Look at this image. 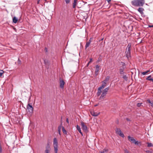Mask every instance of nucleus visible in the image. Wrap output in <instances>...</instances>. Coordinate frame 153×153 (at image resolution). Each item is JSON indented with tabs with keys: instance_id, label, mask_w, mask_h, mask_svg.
Masks as SVG:
<instances>
[{
	"instance_id": "34",
	"label": "nucleus",
	"mask_w": 153,
	"mask_h": 153,
	"mask_svg": "<svg viewBox=\"0 0 153 153\" xmlns=\"http://www.w3.org/2000/svg\"><path fill=\"white\" fill-rule=\"evenodd\" d=\"M142 104V103H138L137 104V106L139 107H140L141 106Z\"/></svg>"
},
{
	"instance_id": "2",
	"label": "nucleus",
	"mask_w": 153,
	"mask_h": 153,
	"mask_svg": "<svg viewBox=\"0 0 153 153\" xmlns=\"http://www.w3.org/2000/svg\"><path fill=\"white\" fill-rule=\"evenodd\" d=\"M131 44L128 43L125 51L126 56L128 59L131 56Z\"/></svg>"
},
{
	"instance_id": "28",
	"label": "nucleus",
	"mask_w": 153,
	"mask_h": 153,
	"mask_svg": "<svg viewBox=\"0 0 153 153\" xmlns=\"http://www.w3.org/2000/svg\"><path fill=\"white\" fill-rule=\"evenodd\" d=\"M65 1L66 4H68L70 2L71 0H65Z\"/></svg>"
},
{
	"instance_id": "19",
	"label": "nucleus",
	"mask_w": 153,
	"mask_h": 153,
	"mask_svg": "<svg viewBox=\"0 0 153 153\" xmlns=\"http://www.w3.org/2000/svg\"><path fill=\"white\" fill-rule=\"evenodd\" d=\"M150 70H148L142 72L141 73L143 75H144L146 74L147 73H148L150 72Z\"/></svg>"
},
{
	"instance_id": "25",
	"label": "nucleus",
	"mask_w": 153,
	"mask_h": 153,
	"mask_svg": "<svg viewBox=\"0 0 153 153\" xmlns=\"http://www.w3.org/2000/svg\"><path fill=\"white\" fill-rule=\"evenodd\" d=\"M62 122L61 124V125L59 126L58 127V131H61V128H62V127L63 126H62Z\"/></svg>"
},
{
	"instance_id": "42",
	"label": "nucleus",
	"mask_w": 153,
	"mask_h": 153,
	"mask_svg": "<svg viewBox=\"0 0 153 153\" xmlns=\"http://www.w3.org/2000/svg\"><path fill=\"white\" fill-rule=\"evenodd\" d=\"M121 65L123 66H124L125 65V63H123V62H121Z\"/></svg>"
},
{
	"instance_id": "17",
	"label": "nucleus",
	"mask_w": 153,
	"mask_h": 153,
	"mask_svg": "<svg viewBox=\"0 0 153 153\" xmlns=\"http://www.w3.org/2000/svg\"><path fill=\"white\" fill-rule=\"evenodd\" d=\"M108 151V150L107 149H104L103 150L101 151L99 153H107Z\"/></svg>"
},
{
	"instance_id": "4",
	"label": "nucleus",
	"mask_w": 153,
	"mask_h": 153,
	"mask_svg": "<svg viewBox=\"0 0 153 153\" xmlns=\"http://www.w3.org/2000/svg\"><path fill=\"white\" fill-rule=\"evenodd\" d=\"M106 85L105 84H103V83L102 84V85L98 88V92L97 93V95L98 96H99L100 95V94L102 91V89L104 88L106 86Z\"/></svg>"
},
{
	"instance_id": "41",
	"label": "nucleus",
	"mask_w": 153,
	"mask_h": 153,
	"mask_svg": "<svg viewBox=\"0 0 153 153\" xmlns=\"http://www.w3.org/2000/svg\"><path fill=\"white\" fill-rule=\"evenodd\" d=\"M44 62H45V64H47V63H48V61L47 60H44Z\"/></svg>"
},
{
	"instance_id": "43",
	"label": "nucleus",
	"mask_w": 153,
	"mask_h": 153,
	"mask_svg": "<svg viewBox=\"0 0 153 153\" xmlns=\"http://www.w3.org/2000/svg\"><path fill=\"white\" fill-rule=\"evenodd\" d=\"M66 121L67 122V123H69V120H68V118H67L66 119Z\"/></svg>"
},
{
	"instance_id": "48",
	"label": "nucleus",
	"mask_w": 153,
	"mask_h": 153,
	"mask_svg": "<svg viewBox=\"0 0 153 153\" xmlns=\"http://www.w3.org/2000/svg\"><path fill=\"white\" fill-rule=\"evenodd\" d=\"M126 120H128V121L129 120H128V118H127V119H126Z\"/></svg>"
},
{
	"instance_id": "3",
	"label": "nucleus",
	"mask_w": 153,
	"mask_h": 153,
	"mask_svg": "<svg viewBox=\"0 0 153 153\" xmlns=\"http://www.w3.org/2000/svg\"><path fill=\"white\" fill-rule=\"evenodd\" d=\"M53 146L54 148L55 153H57L58 150V145L57 139L54 138L53 139Z\"/></svg>"
},
{
	"instance_id": "8",
	"label": "nucleus",
	"mask_w": 153,
	"mask_h": 153,
	"mask_svg": "<svg viewBox=\"0 0 153 153\" xmlns=\"http://www.w3.org/2000/svg\"><path fill=\"white\" fill-rule=\"evenodd\" d=\"M81 128L84 131H87V126L85 125L84 122H81Z\"/></svg>"
},
{
	"instance_id": "5",
	"label": "nucleus",
	"mask_w": 153,
	"mask_h": 153,
	"mask_svg": "<svg viewBox=\"0 0 153 153\" xmlns=\"http://www.w3.org/2000/svg\"><path fill=\"white\" fill-rule=\"evenodd\" d=\"M27 111L30 113V114L32 113L33 111V108L32 105L28 104L27 106Z\"/></svg>"
},
{
	"instance_id": "26",
	"label": "nucleus",
	"mask_w": 153,
	"mask_h": 153,
	"mask_svg": "<svg viewBox=\"0 0 153 153\" xmlns=\"http://www.w3.org/2000/svg\"><path fill=\"white\" fill-rule=\"evenodd\" d=\"M147 144H148L147 146L148 147H152L153 146V144L151 143H148Z\"/></svg>"
},
{
	"instance_id": "23",
	"label": "nucleus",
	"mask_w": 153,
	"mask_h": 153,
	"mask_svg": "<svg viewBox=\"0 0 153 153\" xmlns=\"http://www.w3.org/2000/svg\"><path fill=\"white\" fill-rule=\"evenodd\" d=\"M152 79H153V78L151 77V76H148L146 78V79L147 80H149V81H151L152 80Z\"/></svg>"
},
{
	"instance_id": "36",
	"label": "nucleus",
	"mask_w": 153,
	"mask_h": 153,
	"mask_svg": "<svg viewBox=\"0 0 153 153\" xmlns=\"http://www.w3.org/2000/svg\"><path fill=\"white\" fill-rule=\"evenodd\" d=\"M146 153H151L152 152L149 150H146L145 151Z\"/></svg>"
},
{
	"instance_id": "22",
	"label": "nucleus",
	"mask_w": 153,
	"mask_h": 153,
	"mask_svg": "<svg viewBox=\"0 0 153 153\" xmlns=\"http://www.w3.org/2000/svg\"><path fill=\"white\" fill-rule=\"evenodd\" d=\"M90 43L87 42L86 43V45H85V49H86L90 45Z\"/></svg>"
},
{
	"instance_id": "10",
	"label": "nucleus",
	"mask_w": 153,
	"mask_h": 153,
	"mask_svg": "<svg viewBox=\"0 0 153 153\" xmlns=\"http://www.w3.org/2000/svg\"><path fill=\"white\" fill-rule=\"evenodd\" d=\"M51 149L50 146L49 144H48L45 147V150L44 153H49L50 152Z\"/></svg>"
},
{
	"instance_id": "47",
	"label": "nucleus",
	"mask_w": 153,
	"mask_h": 153,
	"mask_svg": "<svg viewBox=\"0 0 153 153\" xmlns=\"http://www.w3.org/2000/svg\"><path fill=\"white\" fill-rule=\"evenodd\" d=\"M149 27H153V26H149Z\"/></svg>"
},
{
	"instance_id": "27",
	"label": "nucleus",
	"mask_w": 153,
	"mask_h": 153,
	"mask_svg": "<svg viewBox=\"0 0 153 153\" xmlns=\"http://www.w3.org/2000/svg\"><path fill=\"white\" fill-rule=\"evenodd\" d=\"M123 78L126 81L127 80V78L126 75H124L123 77Z\"/></svg>"
},
{
	"instance_id": "29",
	"label": "nucleus",
	"mask_w": 153,
	"mask_h": 153,
	"mask_svg": "<svg viewBox=\"0 0 153 153\" xmlns=\"http://www.w3.org/2000/svg\"><path fill=\"white\" fill-rule=\"evenodd\" d=\"M109 78H110V77L109 76H107L105 78V80L107 82V81H108V80H109Z\"/></svg>"
},
{
	"instance_id": "24",
	"label": "nucleus",
	"mask_w": 153,
	"mask_h": 153,
	"mask_svg": "<svg viewBox=\"0 0 153 153\" xmlns=\"http://www.w3.org/2000/svg\"><path fill=\"white\" fill-rule=\"evenodd\" d=\"M62 131L63 132V133L65 134H67V131L65 129V128L64 127H62Z\"/></svg>"
},
{
	"instance_id": "21",
	"label": "nucleus",
	"mask_w": 153,
	"mask_h": 153,
	"mask_svg": "<svg viewBox=\"0 0 153 153\" xmlns=\"http://www.w3.org/2000/svg\"><path fill=\"white\" fill-rule=\"evenodd\" d=\"M147 101L149 103V104H150V105H151V106L152 107H153V101H151V100H147Z\"/></svg>"
},
{
	"instance_id": "13",
	"label": "nucleus",
	"mask_w": 153,
	"mask_h": 153,
	"mask_svg": "<svg viewBox=\"0 0 153 153\" xmlns=\"http://www.w3.org/2000/svg\"><path fill=\"white\" fill-rule=\"evenodd\" d=\"M144 10V9L142 7H139L137 10L141 14H143V12Z\"/></svg>"
},
{
	"instance_id": "33",
	"label": "nucleus",
	"mask_w": 153,
	"mask_h": 153,
	"mask_svg": "<svg viewBox=\"0 0 153 153\" xmlns=\"http://www.w3.org/2000/svg\"><path fill=\"white\" fill-rule=\"evenodd\" d=\"M1 142H0V153H1L2 151V148H1Z\"/></svg>"
},
{
	"instance_id": "45",
	"label": "nucleus",
	"mask_w": 153,
	"mask_h": 153,
	"mask_svg": "<svg viewBox=\"0 0 153 153\" xmlns=\"http://www.w3.org/2000/svg\"><path fill=\"white\" fill-rule=\"evenodd\" d=\"M58 132H59V135H60L61 131H58Z\"/></svg>"
},
{
	"instance_id": "16",
	"label": "nucleus",
	"mask_w": 153,
	"mask_h": 153,
	"mask_svg": "<svg viewBox=\"0 0 153 153\" xmlns=\"http://www.w3.org/2000/svg\"><path fill=\"white\" fill-rule=\"evenodd\" d=\"M77 0H74V2L73 5V7L74 8H75L76 7V6L77 4Z\"/></svg>"
},
{
	"instance_id": "12",
	"label": "nucleus",
	"mask_w": 153,
	"mask_h": 153,
	"mask_svg": "<svg viewBox=\"0 0 153 153\" xmlns=\"http://www.w3.org/2000/svg\"><path fill=\"white\" fill-rule=\"evenodd\" d=\"M59 84H60V87L61 88H63L64 87V85L65 84V82L62 79H60L59 80Z\"/></svg>"
},
{
	"instance_id": "11",
	"label": "nucleus",
	"mask_w": 153,
	"mask_h": 153,
	"mask_svg": "<svg viewBox=\"0 0 153 153\" xmlns=\"http://www.w3.org/2000/svg\"><path fill=\"white\" fill-rule=\"evenodd\" d=\"M90 113L93 116H97L100 114V113L99 112H95L93 111H90Z\"/></svg>"
},
{
	"instance_id": "44",
	"label": "nucleus",
	"mask_w": 153,
	"mask_h": 153,
	"mask_svg": "<svg viewBox=\"0 0 153 153\" xmlns=\"http://www.w3.org/2000/svg\"><path fill=\"white\" fill-rule=\"evenodd\" d=\"M98 104H97L94 105V106L96 107V106H98Z\"/></svg>"
},
{
	"instance_id": "14",
	"label": "nucleus",
	"mask_w": 153,
	"mask_h": 153,
	"mask_svg": "<svg viewBox=\"0 0 153 153\" xmlns=\"http://www.w3.org/2000/svg\"><path fill=\"white\" fill-rule=\"evenodd\" d=\"M109 87H107L106 88H105L103 91L102 92V93L103 94H104L105 95H106V94H107V93L109 90Z\"/></svg>"
},
{
	"instance_id": "20",
	"label": "nucleus",
	"mask_w": 153,
	"mask_h": 153,
	"mask_svg": "<svg viewBox=\"0 0 153 153\" xmlns=\"http://www.w3.org/2000/svg\"><path fill=\"white\" fill-rule=\"evenodd\" d=\"M13 23H16L18 21V19L16 17H14L13 18Z\"/></svg>"
},
{
	"instance_id": "18",
	"label": "nucleus",
	"mask_w": 153,
	"mask_h": 153,
	"mask_svg": "<svg viewBox=\"0 0 153 153\" xmlns=\"http://www.w3.org/2000/svg\"><path fill=\"white\" fill-rule=\"evenodd\" d=\"M76 128L77 130L79 132L82 134V133L80 127L78 126V125L76 126Z\"/></svg>"
},
{
	"instance_id": "30",
	"label": "nucleus",
	"mask_w": 153,
	"mask_h": 153,
	"mask_svg": "<svg viewBox=\"0 0 153 153\" xmlns=\"http://www.w3.org/2000/svg\"><path fill=\"white\" fill-rule=\"evenodd\" d=\"M124 153H130L129 151L126 149H125L124 150Z\"/></svg>"
},
{
	"instance_id": "32",
	"label": "nucleus",
	"mask_w": 153,
	"mask_h": 153,
	"mask_svg": "<svg viewBox=\"0 0 153 153\" xmlns=\"http://www.w3.org/2000/svg\"><path fill=\"white\" fill-rule=\"evenodd\" d=\"M3 71L2 70H1V72H0V77L2 75V74L3 73Z\"/></svg>"
},
{
	"instance_id": "40",
	"label": "nucleus",
	"mask_w": 153,
	"mask_h": 153,
	"mask_svg": "<svg viewBox=\"0 0 153 153\" xmlns=\"http://www.w3.org/2000/svg\"><path fill=\"white\" fill-rule=\"evenodd\" d=\"M18 63L19 64H21V61L19 59H18Z\"/></svg>"
},
{
	"instance_id": "37",
	"label": "nucleus",
	"mask_w": 153,
	"mask_h": 153,
	"mask_svg": "<svg viewBox=\"0 0 153 153\" xmlns=\"http://www.w3.org/2000/svg\"><path fill=\"white\" fill-rule=\"evenodd\" d=\"M92 38H90L89 40V41L88 42L90 43H91V41H92Z\"/></svg>"
},
{
	"instance_id": "7",
	"label": "nucleus",
	"mask_w": 153,
	"mask_h": 153,
	"mask_svg": "<svg viewBox=\"0 0 153 153\" xmlns=\"http://www.w3.org/2000/svg\"><path fill=\"white\" fill-rule=\"evenodd\" d=\"M128 140L132 142L133 143H134L135 144H138V141H136L133 137H131L130 136H128Z\"/></svg>"
},
{
	"instance_id": "1",
	"label": "nucleus",
	"mask_w": 153,
	"mask_h": 153,
	"mask_svg": "<svg viewBox=\"0 0 153 153\" xmlns=\"http://www.w3.org/2000/svg\"><path fill=\"white\" fill-rule=\"evenodd\" d=\"M144 3V0H134L131 2L132 5L136 7L142 6Z\"/></svg>"
},
{
	"instance_id": "15",
	"label": "nucleus",
	"mask_w": 153,
	"mask_h": 153,
	"mask_svg": "<svg viewBox=\"0 0 153 153\" xmlns=\"http://www.w3.org/2000/svg\"><path fill=\"white\" fill-rule=\"evenodd\" d=\"M106 95L104 94H103L102 93L99 98V100H104V98L105 97Z\"/></svg>"
},
{
	"instance_id": "6",
	"label": "nucleus",
	"mask_w": 153,
	"mask_h": 153,
	"mask_svg": "<svg viewBox=\"0 0 153 153\" xmlns=\"http://www.w3.org/2000/svg\"><path fill=\"white\" fill-rule=\"evenodd\" d=\"M116 132L117 134L122 137H124V134L122 132L120 128H117L116 130Z\"/></svg>"
},
{
	"instance_id": "35",
	"label": "nucleus",
	"mask_w": 153,
	"mask_h": 153,
	"mask_svg": "<svg viewBox=\"0 0 153 153\" xmlns=\"http://www.w3.org/2000/svg\"><path fill=\"white\" fill-rule=\"evenodd\" d=\"M90 61L88 62V63H90L92 62V59L91 58H90Z\"/></svg>"
},
{
	"instance_id": "39",
	"label": "nucleus",
	"mask_w": 153,
	"mask_h": 153,
	"mask_svg": "<svg viewBox=\"0 0 153 153\" xmlns=\"http://www.w3.org/2000/svg\"><path fill=\"white\" fill-rule=\"evenodd\" d=\"M106 81L105 80H104L103 82H102V83H103V84H105V85H106Z\"/></svg>"
},
{
	"instance_id": "9",
	"label": "nucleus",
	"mask_w": 153,
	"mask_h": 153,
	"mask_svg": "<svg viewBox=\"0 0 153 153\" xmlns=\"http://www.w3.org/2000/svg\"><path fill=\"white\" fill-rule=\"evenodd\" d=\"M101 68L98 65H97L96 66V69L95 71V75L96 76H97V75L99 73V70Z\"/></svg>"
},
{
	"instance_id": "46",
	"label": "nucleus",
	"mask_w": 153,
	"mask_h": 153,
	"mask_svg": "<svg viewBox=\"0 0 153 153\" xmlns=\"http://www.w3.org/2000/svg\"><path fill=\"white\" fill-rule=\"evenodd\" d=\"M89 64L90 63H88V62L87 65V66H88L89 65Z\"/></svg>"
},
{
	"instance_id": "31",
	"label": "nucleus",
	"mask_w": 153,
	"mask_h": 153,
	"mask_svg": "<svg viewBox=\"0 0 153 153\" xmlns=\"http://www.w3.org/2000/svg\"><path fill=\"white\" fill-rule=\"evenodd\" d=\"M120 74H123V70L122 69H120Z\"/></svg>"
},
{
	"instance_id": "49",
	"label": "nucleus",
	"mask_w": 153,
	"mask_h": 153,
	"mask_svg": "<svg viewBox=\"0 0 153 153\" xmlns=\"http://www.w3.org/2000/svg\"><path fill=\"white\" fill-rule=\"evenodd\" d=\"M39 3V1H38V3Z\"/></svg>"
},
{
	"instance_id": "38",
	"label": "nucleus",
	"mask_w": 153,
	"mask_h": 153,
	"mask_svg": "<svg viewBox=\"0 0 153 153\" xmlns=\"http://www.w3.org/2000/svg\"><path fill=\"white\" fill-rule=\"evenodd\" d=\"M92 38H90L89 40V41L88 42L90 43H91V41H92Z\"/></svg>"
}]
</instances>
